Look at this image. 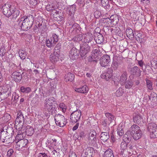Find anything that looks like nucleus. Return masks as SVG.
<instances>
[{"label": "nucleus", "mask_w": 157, "mask_h": 157, "mask_svg": "<svg viewBox=\"0 0 157 157\" xmlns=\"http://www.w3.org/2000/svg\"><path fill=\"white\" fill-rule=\"evenodd\" d=\"M76 91L83 94L86 93L88 91V88L86 85H84L79 88H75Z\"/></svg>", "instance_id": "nucleus-18"}, {"label": "nucleus", "mask_w": 157, "mask_h": 157, "mask_svg": "<svg viewBox=\"0 0 157 157\" xmlns=\"http://www.w3.org/2000/svg\"><path fill=\"white\" fill-rule=\"evenodd\" d=\"M131 74L134 75H136L140 76V70L139 68L136 66L132 67L130 70Z\"/></svg>", "instance_id": "nucleus-21"}, {"label": "nucleus", "mask_w": 157, "mask_h": 157, "mask_svg": "<svg viewBox=\"0 0 157 157\" xmlns=\"http://www.w3.org/2000/svg\"><path fill=\"white\" fill-rule=\"evenodd\" d=\"M74 75L70 73H68L65 76V79L66 82H72L74 79Z\"/></svg>", "instance_id": "nucleus-26"}, {"label": "nucleus", "mask_w": 157, "mask_h": 157, "mask_svg": "<svg viewBox=\"0 0 157 157\" xmlns=\"http://www.w3.org/2000/svg\"><path fill=\"white\" fill-rule=\"evenodd\" d=\"M53 155L54 157H57L60 155L59 152H58L55 150H54L52 151Z\"/></svg>", "instance_id": "nucleus-62"}, {"label": "nucleus", "mask_w": 157, "mask_h": 157, "mask_svg": "<svg viewBox=\"0 0 157 157\" xmlns=\"http://www.w3.org/2000/svg\"><path fill=\"white\" fill-rule=\"evenodd\" d=\"M5 53V47L4 45H2L0 48V55L3 56H4Z\"/></svg>", "instance_id": "nucleus-49"}, {"label": "nucleus", "mask_w": 157, "mask_h": 157, "mask_svg": "<svg viewBox=\"0 0 157 157\" xmlns=\"http://www.w3.org/2000/svg\"><path fill=\"white\" fill-rule=\"evenodd\" d=\"M91 145L94 147H97L98 140L97 138L88 140Z\"/></svg>", "instance_id": "nucleus-41"}, {"label": "nucleus", "mask_w": 157, "mask_h": 157, "mask_svg": "<svg viewBox=\"0 0 157 157\" xmlns=\"http://www.w3.org/2000/svg\"><path fill=\"white\" fill-rule=\"evenodd\" d=\"M70 57L74 60L78 58V50L75 48H73L70 51Z\"/></svg>", "instance_id": "nucleus-14"}, {"label": "nucleus", "mask_w": 157, "mask_h": 157, "mask_svg": "<svg viewBox=\"0 0 157 157\" xmlns=\"http://www.w3.org/2000/svg\"><path fill=\"white\" fill-rule=\"evenodd\" d=\"M117 131L118 135L119 136H122L124 135V130L123 129V128L121 126V127L119 126L118 127L117 130Z\"/></svg>", "instance_id": "nucleus-45"}, {"label": "nucleus", "mask_w": 157, "mask_h": 157, "mask_svg": "<svg viewBox=\"0 0 157 157\" xmlns=\"http://www.w3.org/2000/svg\"><path fill=\"white\" fill-rule=\"evenodd\" d=\"M133 145L131 144L128 145L127 146V149H126V152H130V151H132L133 149Z\"/></svg>", "instance_id": "nucleus-58"}, {"label": "nucleus", "mask_w": 157, "mask_h": 157, "mask_svg": "<svg viewBox=\"0 0 157 157\" xmlns=\"http://www.w3.org/2000/svg\"><path fill=\"white\" fill-rule=\"evenodd\" d=\"M81 116L80 110H76L72 113L70 116V119L72 123H76L80 119Z\"/></svg>", "instance_id": "nucleus-7"}, {"label": "nucleus", "mask_w": 157, "mask_h": 157, "mask_svg": "<svg viewBox=\"0 0 157 157\" xmlns=\"http://www.w3.org/2000/svg\"><path fill=\"white\" fill-rule=\"evenodd\" d=\"M55 8L56 7L54 5L53 3L48 4L46 6V9L48 11L54 10Z\"/></svg>", "instance_id": "nucleus-43"}, {"label": "nucleus", "mask_w": 157, "mask_h": 157, "mask_svg": "<svg viewBox=\"0 0 157 157\" xmlns=\"http://www.w3.org/2000/svg\"><path fill=\"white\" fill-rule=\"evenodd\" d=\"M34 21L33 16L30 15L27 16H24L18 19L17 22V25L19 29L24 31H27L32 27Z\"/></svg>", "instance_id": "nucleus-1"}, {"label": "nucleus", "mask_w": 157, "mask_h": 157, "mask_svg": "<svg viewBox=\"0 0 157 157\" xmlns=\"http://www.w3.org/2000/svg\"><path fill=\"white\" fill-rule=\"evenodd\" d=\"M19 96L16 93H14L13 94V96L12 98V102L13 103H16L18 101Z\"/></svg>", "instance_id": "nucleus-40"}, {"label": "nucleus", "mask_w": 157, "mask_h": 157, "mask_svg": "<svg viewBox=\"0 0 157 157\" xmlns=\"http://www.w3.org/2000/svg\"><path fill=\"white\" fill-rule=\"evenodd\" d=\"M101 52L99 49H95L93 50L90 59V61L97 62L98 61V57L99 56Z\"/></svg>", "instance_id": "nucleus-12"}, {"label": "nucleus", "mask_w": 157, "mask_h": 157, "mask_svg": "<svg viewBox=\"0 0 157 157\" xmlns=\"http://www.w3.org/2000/svg\"><path fill=\"white\" fill-rule=\"evenodd\" d=\"M11 7L10 5L6 4L2 7V11L3 14L8 17L11 16L12 13Z\"/></svg>", "instance_id": "nucleus-10"}, {"label": "nucleus", "mask_w": 157, "mask_h": 157, "mask_svg": "<svg viewBox=\"0 0 157 157\" xmlns=\"http://www.w3.org/2000/svg\"><path fill=\"white\" fill-rule=\"evenodd\" d=\"M151 65L152 67L154 68H157V60H152L151 61Z\"/></svg>", "instance_id": "nucleus-51"}, {"label": "nucleus", "mask_w": 157, "mask_h": 157, "mask_svg": "<svg viewBox=\"0 0 157 157\" xmlns=\"http://www.w3.org/2000/svg\"><path fill=\"white\" fill-rule=\"evenodd\" d=\"M109 137V133L107 132H102L101 134L100 139L103 142L106 141Z\"/></svg>", "instance_id": "nucleus-24"}, {"label": "nucleus", "mask_w": 157, "mask_h": 157, "mask_svg": "<svg viewBox=\"0 0 157 157\" xmlns=\"http://www.w3.org/2000/svg\"><path fill=\"white\" fill-rule=\"evenodd\" d=\"M59 107L61 108L63 112H65L66 109V106L63 103H60L59 105Z\"/></svg>", "instance_id": "nucleus-57"}, {"label": "nucleus", "mask_w": 157, "mask_h": 157, "mask_svg": "<svg viewBox=\"0 0 157 157\" xmlns=\"http://www.w3.org/2000/svg\"><path fill=\"white\" fill-rule=\"evenodd\" d=\"M105 119L103 120L101 122V124L102 127L105 128V130L108 131L109 129V128H108V126L109 125L110 123V122H109V121Z\"/></svg>", "instance_id": "nucleus-33"}, {"label": "nucleus", "mask_w": 157, "mask_h": 157, "mask_svg": "<svg viewBox=\"0 0 157 157\" xmlns=\"http://www.w3.org/2000/svg\"><path fill=\"white\" fill-rule=\"evenodd\" d=\"M58 40V36L56 34H54L50 38L46 40V45L48 48L54 47Z\"/></svg>", "instance_id": "nucleus-6"}, {"label": "nucleus", "mask_w": 157, "mask_h": 157, "mask_svg": "<svg viewBox=\"0 0 157 157\" xmlns=\"http://www.w3.org/2000/svg\"><path fill=\"white\" fill-rule=\"evenodd\" d=\"M82 35L81 34L76 36L73 38V40L76 41H80L82 40Z\"/></svg>", "instance_id": "nucleus-46"}, {"label": "nucleus", "mask_w": 157, "mask_h": 157, "mask_svg": "<svg viewBox=\"0 0 157 157\" xmlns=\"http://www.w3.org/2000/svg\"><path fill=\"white\" fill-rule=\"evenodd\" d=\"M119 63L116 60H113L111 65L110 69L113 71V70H116L118 67Z\"/></svg>", "instance_id": "nucleus-35"}, {"label": "nucleus", "mask_w": 157, "mask_h": 157, "mask_svg": "<svg viewBox=\"0 0 157 157\" xmlns=\"http://www.w3.org/2000/svg\"><path fill=\"white\" fill-rule=\"evenodd\" d=\"M132 136H130V135L126 136V135H124L123 137L124 141L128 143L130 141Z\"/></svg>", "instance_id": "nucleus-53"}, {"label": "nucleus", "mask_w": 157, "mask_h": 157, "mask_svg": "<svg viewBox=\"0 0 157 157\" xmlns=\"http://www.w3.org/2000/svg\"><path fill=\"white\" fill-rule=\"evenodd\" d=\"M20 90L21 92L24 93H28L31 91V89L29 87H25L21 86L20 88Z\"/></svg>", "instance_id": "nucleus-42"}, {"label": "nucleus", "mask_w": 157, "mask_h": 157, "mask_svg": "<svg viewBox=\"0 0 157 157\" xmlns=\"http://www.w3.org/2000/svg\"><path fill=\"white\" fill-rule=\"evenodd\" d=\"M55 120L56 124L60 127L64 126L67 123V119L61 115H56L55 116Z\"/></svg>", "instance_id": "nucleus-5"}, {"label": "nucleus", "mask_w": 157, "mask_h": 157, "mask_svg": "<svg viewBox=\"0 0 157 157\" xmlns=\"http://www.w3.org/2000/svg\"><path fill=\"white\" fill-rule=\"evenodd\" d=\"M14 80L17 82H19L22 78L21 75L19 72H14L12 74Z\"/></svg>", "instance_id": "nucleus-17"}, {"label": "nucleus", "mask_w": 157, "mask_h": 157, "mask_svg": "<svg viewBox=\"0 0 157 157\" xmlns=\"http://www.w3.org/2000/svg\"><path fill=\"white\" fill-rule=\"evenodd\" d=\"M78 132L77 133V139L80 141L85 137V134L84 132L81 130L78 129Z\"/></svg>", "instance_id": "nucleus-27"}, {"label": "nucleus", "mask_w": 157, "mask_h": 157, "mask_svg": "<svg viewBox=\"0 0 157 157\" xmlns=\"http://www.w3.org/2000/svg\"><path fill=\"white\" fill-rule=\"evenodd\" d=\"M127 36L129 39H132L134 36L133 30L130 28H128L126 31Z\"/></svg>", "instance_id": "nucleus-28"}, {"label": "nucleus", "mask_w": 157, "mask_h": 157, "mask_svg": "<svg viewBox=\"0 0 157 157\" xmlns=\"http://www.w3.org/2000/svg\"><path fill=\"white\" fill-rule=\"evenodd\" d=\"M56 106H57V101L53 97L46 98L44 101V109L46 111L51 112L54 110Z\"/></svg>", "instance_id": "nucleus-3"}, {"label": "nucleus", "mask_w": 157, "mask_h": 157, "mask_svg": "<svg viewBox=\"0 0 157 157\" xmlns=\"http://www.w3.org/2000/svg\"><path fill=\"white\" fill-rule=\"evenodd\" d=\"M12 13L11 16L13 19H15L19 14V11L17 9L12 10Z\"/></svg>", "instance_id": "nucleus-38"}, {"label": "nucleus", "mask_w": 157, "mask_h": 157, "mask_svg": "<svg viewBox=\"0 0 157 157\" xmlns=\"http://www.w3.org/2000/svg\"><path fill=\"white\" fill-rule=\"evenodd\" d=\"M103 157H114L113 151L108 148L104 152Z\"/></svg>", "instance_id": "nucleus-25"}, {"label": "nucleus", "mask_w": 157, "mask_h": 157, "mask_svg": "<svg viewBox=\"0 0 157 157\" xmlns=\"http://www.w3.org/2000/svg\"><path fill=\"white\" fill-rule=\"evenodd\" d=\"M112 74L113 70L111 69L108 68L102 72L101 77L102 79H105L106 81H109L112 78L113 76Z\"/></svg>", "instance_id": "nucleus-9"}, {"label": "nucleus", "mask_w": 157, "mask_h": 157, "mask_svg": "<svg viewBox=\"0 0 157 157\" xmlns=\"http://www.w3.org/2000/svg\"><path fill=\"white\" fill-rule=\"evenodd\" d=\"M61 44L60 43H58L56 45L54 49V52H56V53H59L60 47Z\"/></svg>", "instance_id": "nucleus-54"}, {"label": "nucleus", "mask_w": 157, "mask_h": 157, "mask_svg": "<svg viewBox=\"0 0 157 157\" xmlns=\"http://www.w3.org/2000/svg\"><path fill=\"white\" fill-rule=\"evenodd\" d=\"M24 117L22 111L19 110L17 113V117L15 121L16 128L19 130L22 128L24 123Z\"/></svg>", "instance_id": "nucleus-4"}, {"label": "nucleus", "mask_w": 157, "mask_h": 157, "mask_svg": "<svg viewBox=\"0 0 157 157\" xmlns=\"http://www.w3.org/2000/svg\"><path fill=\"white\" fill-rule=\"evenodd\" d=\"M101 4L102 6H108L109 7V6H108L109 1L107 0H101Z\"/></svg>", "instance_id": "nucleus-56"}, {"label": "nucleus", "mask_w": 157, "mask_h": 157, "mask_svg": "<svg viewBox=\"0 0 157 157\" xmlns=\"http://www.w3.org/2000/svg\"><path fill=\"white\" fill-rule=\"evenodd\" d=\"M96 43L98 44H101L103 41V37L102 35L100 34H99L97 37L95 38Z\"/></svg>", "instance_id": "nucleus-34"}, {"label": "nucleus", "mask_w": 157, "mask_h": 157, "mask_svg": "<svg viewBox=\"0 0 157 157\" xmlns=\"http://www.w3.org/2000/svg\"><path fill=\"white\" fill-rule=\"evenodd\" d=\"M149 99L151 101H155L156 100L157 94L154 92H152L150 96H148Z\"/></svg>", "instance_id": "nucleus-39"}, {"label": "nucleus", "mask_w": 157, "mask_h": 157, "mask_svg": "<svg viewBox=\"0 0 157 157\" xmlns=\"http://www.w3.org/2000/svg\"><path fill=\"white\" fill-rule=\"evenodd\" d=\"M147 130L150 134H152L155 130L157 127V124L154 122H151L148 124L147 126Z\"/></svg>", "instance_id": "nucleus-16"}, {"label": "nucleus", "mask_w": 157, "mask_h": 157, "mask_svg": "<svg viewBox=\"0 0 157 157\" xmlns=\"http://www.w3.org/2000/svg\"><path fill=\"white\" fill-rule=\"evenodd\" d=\"M110 62V56L107 55H105L100 59V63L101 67H105L109 66V63Z\"/></svg>", "instance_id": "nucleus-8"}, {"label": "nucleus", "mask_w": 157, "mask_h": 157, "mask_svg": "<svg viewBox=\"0 0 157 157\" xmlns=\"http://www.w3.org/2000/svg\"><path fill=\"white\" fill-rule=\"evenodd\" d=\"M76 7L75 5H73L71 6L69 9L70 11L71 12V13H74L76 10Z\"/></svg>", "instance_id": "nucleus-61"}, {"label": "nucleus", "mask_w": 157, "mask_h": 157, "mask_svg": "<svg viewBox=\"0 0 157 157\" xmlns=\"http://www.w3.org/2000/svg\"><path fill=\"white\" fill-rule=\"evenodd\" d=\"M140 129V127L137 125L135 124L133 125L130 128L131 133L132 135L137 132V131H138Z\"/></svg>", "instance_id": "nucleus-29"}, {"label": "nucleus", "mask_w": 157, "mask_h": 157, "mask_svg": "<svg viewBox=\"0 0 157 157\" xmlns=\"http://www.w3.org/2000/svg\"><path fill=\"white\" fill-rule=\"evenodd\" d=\"M13 152V150L12 149H10L7 152V155L8 157H10Z\"/></svg>", "instance_id": "nucleus-63"}, {"label": "nucleus", "mask_w": 157, "mask_h": 157, "mask_svg": "<svg viewBox=\"0 0 157 157\" xmlns=\"http://www.w3.org/2000/svg\"><path fill=\"white\" fill-rule=\"evenodd\" d=\"M59 54V53H56V52H54L53 55H50V59L52 63H54L58 60Z\"/></svg>", "instance_id": "nucleus-20"}, {"label": "nucleus", "mask_w": 157, "mask_h": 157, "mask_svg": "<svg viewBox=\"0 0 157 157\" xmlns=\"http://www.w3.org/2000/svg\"><path fill=\"white\" fill-rule=\"evenodd\" d=\"M26 134L28 136H31L33 135L34 132V130L33 127L28 126L27 127L25 130Z\"/></svg>", "instance_id": "nucleus-31"}, {"label": "nucleus", "mask_w": 157, "mask_h": 157, "mask_svg": "<svg viewBox=\"0 0 157 157\" xmlns=\"http://www.w3.org/2000/svg\"><path fill=\"white\" fill-rule=\"evenodd\" d=\"M28 142V140L26 139H24L23 140L18 141V142H16V148L18 150H19L23 147H25Z\"/></svg>", "instance_id": "nucleus-13"}, {"label": "nucleus", "mask_w": 157, "mask_h": 157, "mask_svg": "<svg viewBox=\"0 0 157 157\" xmlns=\"http://www.w3.org/2000/svg\"><path fill=\"white\" fill-rule=\"evenodd\" d=\"M105 115L106 117L105 118L107 121L110 122L111 123L112 121L113 120L114 117L113 115H112L111 113H105Z\"/></svg>", "instance_id": "nucleus-37"}, {"label": "nucleus", "mask_w": 157, "mask_h": 157, "mask_svg": "<svg viewBox=\"0 0 157 157\" xmlns=\"http://www.w3.org/2000/svg\"><path fill=\"white\" fill-rule=\"evenodd\" d=\"M123 93V91L122 89L119 88L116 92V95L117 97H120L122 95Z\"/></svg>", "instance_id": "nucleus-47"}, {"label": "nucleus", "mask_w": 157, "mask_h": 157, "mask_svg": "<svg viewBox=\"0 0 157 157\" xmlns=\"http://www.w3.org/2000/svg\"><path fill=\"white\" fill-rule=\"evenodd\" d=\"M127 79V73L126 71L123 72L121 76L119 78L117 81L119 82L121 85H123Z\"/></svg>", "instance_id": "nucleus-19"}, {"label": "nucleus", "mask_w": 157, "mask_h": 157, "mask_svg": "<svg viewBox=\"0 0 157 157\" xmlns=\"http://www.w3.org/2000/svg\"><path fill=\"white\" fill-rule=\"evenodd\" d=\"M90 46L87 43H84L80 46V54L82 57L86 55L90 50Z\"/></svg>", "instance_id": "nucleus-11"}, {"label": "nucleus", "mask_w": 157, "mask_h": 157, "mask_svg": "<svg viewBox=\"0 0 157 157\" xmlns=\"http://www.w3.org/2000/svg\"><path fill=\"white\" fill-rule=\"evenodd\" d=\"M146 81L147 86L148 88L150 90H152V84L151 82L148 80H147Z\"/></svg>", "instance_id": "nucleus-50"}, {"label": "nucleus", "mask_w": 157, "mask_h": 157, "mask_svg": "<svg viewBox=\"0 0 157 157\" xmlns=\"http://www.w3.org/2000/svg\"><path fill=\"white\" fill-rule=\"evenodd\" d=\"M142 118L139 114H135L133 117V121L136 124H139L142 121Z\"/></svg>", "instance_id": "nucleus-22"}, {"label": "nucleus", "mask_w": 157, "mask_h": 157, "mask_svg": "<svg viewBox=\"0 0 157 157\" xmlns=\"http://www.w3.org/2000/svg\"><path fill=\"white\" fill-rule=\"evenodd\" d=\"M55 17L56 20L57 21H61L63 19V17L59 14L55 15Z\"/></svg>", "instance_id": "nucleus-59"}, {"label": "nucleus", "mask_w": 157, "mask_h": 157, "mask_svg": "<svg viewBox=\"0 0 157 157\" xmlns=\"http://www.w3.org/2000/svg\"><path fill=\"white\" fill-rule=\"evenodd\" d=\"M128 144V143H126L125 141H122L121 143V152L122 154L125 152L126 149H127Z\"/></svg>", "instance_id": "nucleus-30"}, {"label": "nucleus", "mask_w": 157, "mask_h": 157, "mask_svg": "<svg viewBox=\"0 0 157 157\" xmlns=\"http://www.w3.org/2000/svg\"><path fill=\"white\" fill-rule=\"evenodd\" d=\"M2 92H0V95L1 97H2V98H1V101L3 99H5L8 97V96L7 95V91H4L2 90Z\"/></svg>", "instance_id": "nucleus-48"}, {"label": "nucleus", "mask_w": 157, "mask_h": 157, "mask_svg": "<svg viewBox=\"0 0 157 157\" xmlns=\"http://www.w3.org/2000/svg\"><path fill=\"white\" fill-rule=\"evenodd\" d=\"M6 130V133L3 129L0 127V139H2L3 140L2 141L3 142L5 143L6 144H8L14 142V140L12 139V136L8 135V134H12L13 130L11 127L8 128Z\"/></svg>", "instance_id": "nucleus-2"}, {"label": "nucleus", "mask_w": 157, "mask_h": 157, "mask_svg": "<svg viewBox=\"0 0 157 157\" xmlns=\"http://www.w3.org/2000/svg\"><path fill=\"white\" fill-rule=\"evenodd\" d=\"M19 53L21 58L22 59H24L27 56V52L24 51L20 50L19 51Z\"/></svg>", "instance_id": "nucleus-36"}, {"label": "nucleus", "mask_w": 157, "mask_h": 157, "mask_svg": "<svg viewBox=\"0 0 157 157\" xmlns=\"http://www.w3.org/2000/svg\"><path fill=\"white\" fill-rule=\"evenodd\" d=\"M22 135L21 134H18L15 137V140L14 141H15L16 143V142H18V141H20L21 140H23Z\"/></svg>", "instance_id": "nucleus-52"}, {"label": "nucleus", "mask_w": 157, "mask_h": 157, "mask_svg": "<svg viewBox=\"0 0 157 157\" xmlns=\"http://www.w3.org/2000/svg\"><path fill=\"white\" fill-rule=\"evenodd\" d=\"M38 157H50V156H48L45 153H40Z\"/></svg>", "instance_id": "nucleus-64"}, {"label": "nucleus", "mask_w": 157, "mask_h": 157, "mask_svg": "<svg viewBox=\"0 0 157 157\" xmlns=\"http://www.w3.org/2000/svg\"><path fill=\"white\" fill-rule=\"evenodd\" d=\"M93 151L94 149L93 147H87L86 149L85 153L86 157H92Z\"/></svg>", "instance_id": "nucleus-23"}, {"label": "nucleus", "mask_w": 157, "mask_h": 157, "mask_svg": "<svg viewBox=\"0 0 157 157\" xmlns=\"http://www.w3.org/2000/svg\"><path fill=\"white\" fill-rule=\"evenodd\" d=\"M133 84L132 82L128 81L126 82L125 85V87L126 88L129 89L131 88L133 86Z\"/></svg>", "instance_id": "nucleus-55"}, {"label": "nucleus", "mask_w": 157, "mask_h": 157, "mask_svg": "<svg viewBox=\"0 0 157 157\" xmlns=\"http://www.w3.org/2000/svg\"><path fill=\"white\" fill-rule=\"evenodd\" d=\"M93 40V36L92 33H88L86 34L84 36V39H82V42H84L85 43H89L90 42L91 45L92 44V42Z\"/></svg>", "instance_id": "nucleus-15"}, {"label": "nucleus", "mask_w": 157, "mask_h": 157, "mask_svg": "<svg viewBox=\"0 0 157 157\" xmlns=\"http://www.w3.org/2000/svg\"><path fill=\"white\" fill-rule=\"evenodd\" d=\"M137 131V132L133 134L132 135L133 139L136 140H138L140 138L142 134V132L140 129Z\"/></svg>", "instance_id": "nucleus-32"}, {"label": "nucleus", "mask_w": 157, "mask_h": 157, "mask_svg": "<svg viewBox=\"0 0 157 157\" xmlns=\"http://www.w3.org/2000/svg\"><path fill=\"white\" fill-rule=\"evenodd\" d=\"M96 132L95 131L93 130L92 131L90 132L89 134L88 140L96 138Z\"/></svg>", "instance_id": "nucleus-44"}, {"label": "nucleus", "mask_w": 157, "mask_h": 157, "mask_svg": "<svg viewBox=\"0 0 157 157\" xmlns=\"http://www.w3.org/2000/svg\"><path fill=\"white\" fill-rule=\"evenodd\" d=\"M150 137L152 138H157V127L152 134H150Z\"/></svg>", "instance_id": "nucleus-60"}]
</instances>
